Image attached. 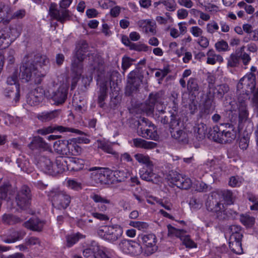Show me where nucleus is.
Segmentation results:
<instances>
[{"mask_svg": "<svg viewBox=\"0 0 258 258\" xmlns=\"http://www.w3.org/2000/svg\"><path fill=\"white\" fill-rule=\"evenodd\" d=\"M49 60L45 55L30 53L26 55L20 68V79L39 84L49 69Z\"/></svg>", "mask_w": 258, "mask_h": 258, "instance_id": "f257e3e1", "label": "nucleus"}, {"mask_svg": "<svg viewBox=\"0 0 258 258\" xmlns=\"http://www.w3.org/2000/svg\"><path fill=\"white\" fill-rule=\"evenodd\" d=\"M90 70L92 73H96L97 75L99 77L100 89L99 94L98 98V103L100 107L104 106V101L107 97V85L109 83L113 82L114 83L115 78H117L118 74L116 72H110L106 74V79L102 80L100 76L103 74L104 71V61L99 57H96L93 60V63L90 64Z\"/></svg>", "mask_w": 258, "mask_h": 258, "instance_id": "f03ea898", "label": "nucleus"}, {"mask_svg": "<svg viewBox=\"0 0 258 258\" xmlns=\"http://www.w3.org/2000/svg\"><path fill=\"white\" fill-rule=\"evenodd\" d=\"M206 206L208 211L215 212L217 214V217L220 220L226 218L225 215H227L228 218L235 219L238 215L236 212L229 210L227 211L224 210V206L221 203L220 194L218 192H213L208 198L206 203Z\"/></svg>", "mask_w": 258, "mask_h": 258, "instance_id": "7ed1b4c3", "label": "nucleus"}, {"mask_svg": "<svg viewBox=\"0 0 258 258\" xmlns=\"http://www.w3.org/2000/svg\"><path fill=\"white\" fill-rule=\"evenodd\" d=\"M237 87L238 89L245 88L247 95L253 93L252 104L258 113V88L255 90V75L252 73L246 74L240 80Z\"/></svg>", "mask_w": 258, "mask_h": 258, "instance_id": "20e7f679", "label": "nucleus"}, {"mask_svg": "<svg viewBox=\"0 0 258 258\" xmlns=\"http://www.w3.org/2000/svg\"><path fill=\"white\" fill-rule=\"evenodd\" d=\"M48 196L51 200L52 205L58 209H66L71 201L69 195L58 188H53L48 191Z\"/></svg>", "mask_w": 258, "mask_h": 258, "instance_id": "39448f33", "label": "nucleus"}, {"mask_svg": "<svg viewBox=\"0 0 258 258\" xmlns=\"http://www.w3.org/2000/svg\"><path fill=\"white\" fill-rule=\"evenodd\" d=\"M156 106L158 114H165V106L163 102L162 93L157 92L150 94L146 103L145 109L147 113H152Z\"/></svg>", "mask_w": 258, "mask_h": 258, "instance_id": "423d86ee", "label": "nucleus"}, {"mask_svg": "<svg viewBox=\"0 0 258 258\" xmlns=\"http://www.w3.org/2000/svg\"><path fill=\"white\" fill-rule=\"evenodd\" d=\"M77 50L72 62V69L80 74L83 69V61L88 51V44L85 40H80L77 45Z\"/></svg>", "mask_w": 258, "mask_h": 258, "instance_id": "0eeeda50", "label": "nucleus"}, {"mask_svg": "<svg viewBox=\"0 0 258 258\" xmlns=\"http://www.w3.org/2000/svg\"><path fill=\"white\" fill-rule=\"evenodd\" d=\"M143 77L141 68H137L128 74L125 92L127 95H131L133 93L137 91L142 82Z\"/></svg>", "mask_w": 258, "mask_h": 258, "instance_id": "6e6552de", "label": "nucleus"}, {"mask_svg": "<svg viewBox=\"0 0 258 258\" xmlns=\"http://www.w3.org/2000/svg\"><path fill=\"white\" fill-rule=\"evenodd\" d=\"M32 199L31 191L29 186L23 185L17 192L15 200L18 207L21 209L26 210L30 206Z\"/></svg>", "mask_w": 258, "mask_h": 258, "instance_id": "1a4fd4ad", "label": "nucleus"}, {"mask_svg": "<svg viewBox=\"0 0 258 258\" xmlns=\"http://www.w3.org/2000/svg\"><path fill=\"white\" fill-rule=\"evenodd\" d=\"M138 241L142 242L145 246V253L147 255H150L155 252L158 249L156 245L157 239L154 234L140 235Z\"/></svg>", "mask_w": 258, "mask_h": 258, "instance_id": "9d476101", "label": "nucleus"}, {"mask_svg": "<svg viewBox=\"0 0 258 258\" xmlns=\"http://www.w3.org/2000/svg\"><path fill=\"white\" fill-rule=\"evenodd\" d=\"M69 10H59L55 3H51L49 6L48 14L51 18L56 20L61 23H64L69 19Z\"/></svg>", "mask_w": 258, "mask_h": 258, "instance_id": "9b49d317", "label": "nucleus"}, {"mask_svg": "<svg viewBox=\"0 0 258 258\" xmlns=\"http://www.w3.org/2000/svg\"><path fill=\"white\" fill-rule=\"evenodd\" d=\"M168 228L169 232L179 238L186 247L191 248L196 247V244L190 239L189 236L186 234L185 231L177 229L170 225L168 226Z\"/></svg>", "mask_w": 258, "mask_h": 258, "instance_id": "f8f14e48", "label": "nucleus"}, {"mask_svg": "<svg viewBox=\"0 0 258 258\" xmlns=\"http://www.w3.org/2000/svg\"><path fill=\"white\" fill-rule=\"evenodd\" d=\"M68 88L64 85L60 86L57 89L53 90L49 94V97L56 105L63 104L67 98Z\"/></svg>", "mask_w": 258, "mask_h": 258, "instance_id": "ddd939ff", "label": "nucleus"}, {"mask_svg": "<svg viewBox=\"0 0 258 258\" xmlns=\"http://www.w3.org/2000/svg\"><path fill=\"white\" fill-rule=\"evenodd\" d=\"M71 160V158L68 157H57L55 160V165H54V176L61 173L66 170H69V166H73L74 164Z\"/></svg>", "mask_w": 258, "mask_h": 258, "instance_id": "4468645a", "label": "nucleus"}, {"mask_svg": "<svg viewBox=\"0 0 258 258\" xmlns=\"http://www.w3.org/2000/svg\"><path fill=\"white\" fill-rule=\"evenodd\" d=\"M54 131H58L60 133L63 132H71L76 133L78 135L82 134V131L69 127H65L61 125H57L55 126H49L46 127H43L41 129L38 130L37 132L38 134L42 135H45L51 133H53Z\"/></svg>", "mask_w": 258, "mask_h": 258, "instance_id": "2eb2a0df", "label": "nucleus"}, {"mask_svg": "<svg viewBox=\"0 0 258 258\" xmlns=\"http://www.w3.org/2000/svg\"><path fill=\"white\" fill-rule=\"evenodd\" d=\"M73 147L68 140H59L53 145L54 149L58 154L66 156H70V151Z\"/></svg>", "mask_w": 258, "mask_h": 258, "instance_id": "dca6fc26", "label": "nucleus"}, {"mask_svg": "<svg viewBox=\"0 0 258 258\" xmlns=\"http://www.w3.org/2000/svg\"><path fill=\"white\" fill-rule=\"evenodd\" d=\"M172 182L177 187L187 189L191 185V180L188 178L183 177L181 174H176L171 178Z\"/></svg>", "mask_w": 258, "mask_h": 258, "instance_id": "f3484780", "label": "nucleus"}, {"mask_svg": "<svg viewBox=\"0 0 258 258\" xmlns=\"http://www.w3.org/2000/svg\"><path fill=\"white\" fill-rule=\"evenodd\" d=\"M40 167L44 172L54 176V165L51 159L46 156H42L38 162Z\"/></svg>", "mask_w": 258, "mask_h": 258, "instance_id": "a211bd4d", "label": "nucleus"}, {"mask_svg": "<svg viewBox=\"0 0 258 258\" xmlns=\"http://www.w3.org/2000/svg\"><path fill=\"white\" fill-rule=\"evenodd\" d=\"M90 178L96 183L104 184L105 178L103 176V168L93 167L89 168Z\"/></svg>", "mask_w": 258, "mask_h": 258, "instance_id": "6ab92c4d", "label": "nucleus"}, {"mask_svg": "<svg viewBox=\"0 0 258 258\" xmlns=\"http://www.w3.org/2000/svg\"><path fill=\"white\" fill-rule=\"evenodd\" d=\"M44 222L37 218H32L24 223L23 225L27 229L33 231H40L43 229Z\"/></svg>", "mask_w": 258, "mask_h": 258, "instance_id": "aec40b11", "label": "nucleus"}, {"mask_svg": "<svg viewBox=\"0 0 258 258\" xmlns=\"http://www.w3.org/2000/svg\"><path fill=\"white\" fill-rule=\"evenodd\" d=\"M138 25L143 29V31L146 34L151 33L154 35L156 33L155 23L150 20H141L138 22Z\"/></svg>", "mask_w": 258, "mask_h": 258, "instance_id": "412c9836", "label": "nucleus"}, {"mask_svg": "<svg viewBox=\"0 0 258 258\" xmlns=\"http://www.w3.org/2000/svg\"><path fill=\"white\" fill-rule=\"evenodd\" d=\"M133 146L136 148L145 149H152L157 146V144L151 141H147L141 138L133 139Z\"/></svg>", "mask_w": 258, "mask_h": 258, "instance_id": "4be33fe9", "label": "nucleus"}, {"mask_svg": "<svg viewBox=\"0 0 258 258\" xmlns=\"http://www.w3.org/2000/svg\"><path fill=\"white\" fill-rule=\"evenodd\" d=\"M29 147L32 150L37 149L47 150L49 148L48 144L40 137H35L29 145Z\"/></svg>", "mask_w": 258, "mask_h": 258, "instance_id": "5701e85b", "label": "nucleus"}, {"mask_svg": "<svg viewBox=\"0 0 258 258\" xmlns=\"http://www.w3.org/2000/svg\"><path fill=\"white\" fill-rule=\"evenodd\" d=\"M123 233L122 228L117 225H112L109 234L108 241L111 243H114L118 240L122 236Z\"/></svg>", "mask_w": 258, "mask_h": 258, "instance_id": "b1692460", "label": "nucleus"}, {"mask_svg": "<svg viewBox=\"0 0 258 258\" xmlns=\"http://www.w3.org/2000/svg\"><path fill=\"white\" fill-rule=\"evenodd\" d=\"M234 125H229V129L225 130L223 138H222V144L230 143L236 138V131L234 130Z\"/></svg>", "mask_w": 258, "mask_h": 258, "instance_id": "393cba45", "label": "nucleus"}, {"mask_svg": "<svg viewBox=\"0 0 258 258\" xmlns=\"http://www.w3.org/2000/svg\"><path fill=\"white\" fill-rule=\"evenodd\" d=\"M239 109V122H242L246 120L248 117V111L246 108V104L244 100L238 98Z\"/></svg>", "mask_w": 258, "mask_h": 258, "instance_id": "a878e982", "label": "nucleus"}, {"mask_svg": "<svg viewBox=\"0 0 258 258\" xmlns=\"http://www.w3.org/2000/svg\"><path fill=\"white\" fill-rule=\"evenodd\" d=\"M170 133L172 137L178 140L179 142L183 143H187L188 142L187 134L183 130L178 128L176 130H171Z\"/></svg>", "mask_w": 258, "mask_h": 258, "instance_id": "bb28decb", "label": "nucleus"}, {"mask_svg": "<svg viewBox=\"0 0 258 258\" xmlns=\"http://www.w3.org/2000/svg\"><path fill=\"white\" fill-rule=\"evenodd\" d=\"M4 94L7 98L12 99L17 103L19 101L20 98L19 85H16L15 90H13L10 88L6 89Z\"/></svg>", "mask_w": 258, "mask_h": 258, "instance_id": "cd10ccee", "label": "nucleus"}, {"mask_svg": "<svg viewBox=\"0 0 258 258\" xmlns=\"http://www.w3.org/2000/svg\"><path fill=\"white\" fill-rule=\"evenodd\" d=\"M207 129V125L204 123H198L194 126V134L198 140H202L205 137Z\"/></svg>", "mask_w": 258, "mask_h": 258, "instance_id": "c85d7f7f", "label": "nucleus"}, {"mask_svg": "<svg viewBox=\"0 0 258 258\" xmlns=\"http://www.w3.org/2000/svg\"><path fill=\"white\" fill-rule=\"evenodd\" d=\"M59 111L57 110L50 112H44L38 115V118L42 121L46 122L57 117Z\"/></svg>", "mask_w": 258, "mask_h": 258, "instance_id": "c756f323", "label": "nucleus"}, {"mask_svg": "<svg viewBox=\"0 0 258 258\" xmlns=\"http://www.w3.org/2000/svg\"><path fill=\"white\" fill-rule=\"evenodd\" d=\"M215 108V105L213 103V99L209 96L206 98L203 103V111L205 114H209L212 113Z\"/></svg>", "mask_w": 258, "mask_h": 258, "instance_id": "7c9ffc66", "label": "nucleus"}, {"mask_svg": "<svg viewBox=\"0 0 258 258\" xmlns=\"http://www.w3.org/2000/svg\"><path fill=\"white\" fill-rule=\"evenodd\" d=\"M207 63L210 64H215L217 62L223 61V57L219 54H216L213 49L209 50L207 53Z\"/></svg>", "mask_w": 258, "mask_h": 258, "instance_id": "2f4dec72", "label": "nucleus"}, {"mask_svg": "<svg viewBox=\"0 0 258 258\" xmlns=\"http://www.w3.org/2000/svg\"><path fill=\"white\" fill-rule=\"evenodd\" d=\"M135 158L140 163L145 164L149 169L153 168V163L148 155L138 153L135 155Z\"/></svg>", "mask_w": 258, "mask_h": 258, "instance_id": "473e14b6", "label": "nucleus"}, {"mask_svg": "<svg viewBox=\"0 0 258 258\" xmlns=\"http://www.w3.org/2000/svg\"><path fill=\"white\" fill-rule=\"evenodd\" d=\"M225 130H220L218 126H214L210 133V137L215 142L222 144V138Z\"/></svg>", "mask_w": 258, "mask_h": 258, "instance_id": "72a5a7b5", "label": "nucleus"}, {"mask_svg": "<svg viewBox=\"0 0 258 258\" xmlns=\"http://www.w3.org/2000/svg\"><path fill=\"white\" fill-rule=\"evenodd\" d=\"M229 244L230 249L233 252L238 254L242 253L241 239L232 240L230 238Z\"/></svg>", "mask_w": 258, "mask_h": 258, "instance_id": "f704fd0d", "label": "nucleus"}, {"mask_svg": "<svg viewBox=\"0 0 258 258\" xmlns=\"http://www.w3.org/2000/svg\"><path fill=\"white\" fill-rule=\"evenodd\" d=\"M231 235L230 238L232 240L242 239L243 237L241 232V227L236 225H233L229 227V228Z\"/></svg>", "mask_w": 258, "mask_h": 258, "instance_id": "c9c22d12", "label": "nucleus"}, {"mask_svg": "<svg viewBox=\"0 0 258 258\" xmlns=\"http://www.w3.org/2000/svg\"><path fill=\"white\" fill-rule=\"evenodd\" d=\"M98 147L104 152L113 155H117V152L113 150L112 145L114 143H109L104 141H98Z\"/></svg>", "mask_w": 258, "mask_h": 258, "instance_id": "e433bc0d", "label": "nucleus"}, {"mask_svg": "<svg viewBox=\"0 0 258 258\" xmlns=\"http://www.w3.org/2000/svg\"><path fill=\"white\" fill-rule=\"evenodd\" d=\"M151 126H153V125L152 124L151 122L148 119L144 117H140L138 121L137 132L138 135L140 136V134L144 132L146 128Z\"/></svg>", "mask_w": 258, "mask_h": 258, "instance_id": "4c0bfd02", "label": "nucleus"}, {"mask_svg": "<svg viewBox=\"0 0 258 258\" xmlns=\"http://www.w3.org/2000/svg\"><path fill=\"white\" fill-rule=\"evenodd\" d=\"M3 222L6 224H14L22 222L24 219L11 214H4L3 216Z\"/></svg>", "mask_w": 258, "mask_h": 258, "instance_id": "58836bf2", "label": "nucleus"}, {"mask_svg": "<svg viewBox=\"0 0 258 258\" xmlns=\"http://www.w3.org/2000/svg\"><path fill=\"white\" fill-rule=\"evenodd\" d=\"M112 226L103 225L98 228L97 234L101 238L104 240L108 241L109 234Z\"/></svg>", "mask_w": 258, "mask_h": 258, "instance_id": "ea45409f", "label": "nucleus"}, {"mask_svg": "<svg viewBox=\"0 0 258 258\" xmlns=\"http://www.w3.org/2000/svg\"><path fill=\"white\" fill-rule=\"evenodd\" d=\"M149 170L145 171H143V173L141 172L140 177L143 180L155 183L156 175L153 172V168Z\"/></svg>", "mask_w": 258, "mask_h": 258, "instance_id": "a19ab883", "label": "nucleus"}, {"mask_svg": "<svg viewBox=\"0 0 258 258\" xmlns=\"http://www.w3.org/2000/svg\"><path fill=\"white\" fill-rule=\"evenodd\" d=\"M170 120L169 123L170 132L171 130H176L180 128V121L178 115H175V113L170 115Z\"/></svg>", "mask_w": 258, "mask_h": 258, "instance_id": "79ce46f5", "label": "nucleus"}, {"mask_svg": "<svg viewBox=\"0 0 258 258\" xmlns=\"http://www.w3.org/2000/svg\"><path fill=\"white\" fill-rule=\"evenodd\" d=\"M25 233L19 231H14L10 235L11 237L7 238H4L3 240L6 243H13L20 239L23 238Z\"/></svg>", "mask_w": 258, "mask_h": 258, "instance_id": "37998d69", "label": "nucleus"}, {"mask_svg": "<svg viewBox=\"0 0 258 258\" xmlns=\"http://www.w3.org/2000/svg\"><path fill=\"white\" fill-rule=\"evenodd\" d=\"M113 177L118 182H122L130 176V174L125 170H118L113 171Z\"/></svg>", "mask_w": 258, "mask_h": 258, "instance_id": "c03bdc74", "label": "nucleus"}, {"mask_svg": "<svg viewBox=\"0 0 258 258\" xmlns=\"http://www.w3.org/2000/svg\"><path fill=\"white\" fill-rule=\"evenodd\" d=\"M142 250V247L139 243L131 241L128 253L134 255H138L141 253Z\"/></svg>", "mask_w": 258, "mask_h": 258, "instance_id": "a18cd8bd", "label": "nucleus"}, {"mask_svg": "<svg viewBox=\"0 0 258 258\" xmlns=\"http://www.w3.org/2000/svg\"><path fill=\"white\" fill-rule=\"evenodd\" d=\"M220 197L222 196L227 205L232 204L234 202V198L232 192L229 190H221L218 192Z\"/></svg>", "mask_w": 258, "mask_h": 258, "instance_id": "49530a36", "label": "nucleus"}, {"mask_svg": "<svg viewBox=\"0 0 258 258\" xmlns=\"http://www.w3.org/2000/svg\"><path fill=\"white\" fill-rule=\"evenodd\" d=\"M215 90L217 91L216 93L217 97L220 99H222L224 94L227 93L229 90V88L228 85L226 84H223L217 86L215 87Z\"/></svg>", "mask_w": 258, "mask_h": 258, "instance_id": "de8ad7c7", "label": "nucleus"}, {"mask_svg": "<svg viewBox=\"0 0 258 258\" xmlns=\"http://www.w3.org/2000/svg\"><path fill=\"white\" fill-rule=\"evenodd\" d=\"M71 160L73 164V166H69V170H73V171H78L80 169H82L84 168V161L83 160L79 159V158H71Z\"/></svg>", "mask_w": 258, "mask_h": 258, "instance_id": "09e8293b", "label": "nucleus"}, {"mask_svg": "<svg viewBox=\"0 0 258 258\" xmlns=\"http://www.w3.org/2000/svg\"><path fill=\"white\" fill-rule=\"evenodd\" d=\"M187 88L190 93L198 92L199 90V87L197 80L195 78H190L187 82Z\"/></svg>", "mask_w": 258, "mask_h": 258, "instance_id": "8fccbe9b", "label": "nucleus"}, {"mask_svg": "<svg viewBox=\"0 0 258 258\" xmlns=\"http://www.w3.org/2000/svg\"><path fill=\"white\" fill-rule=\"evenodd\" d=\"M9 34L4 31H0V49L7 47L10 45Z\"/></svg>", "mask_w": 258, "mask_h": 258, "instance_id": "3c124183", "label": "nucleus"}, {"mask_svg": "<svg viewBox=\"0 0 258 258\" xmlns=\"http://www.w3.org/2000/svg\"><path fill=\"white\" fill-rule=\"evenodd\" d=\"M239 56L236 51L235 53L231 54L228 59L227 65L230 67H236L239 64Z\"/></svg>", "mask_w": 258, "mask_h": 258, "instance_id": "603ef678", "label": "nucleus"}, {"mask_svg": "<svg viewBox=\"0 0 258 258\" xmlns=\"http://www.w3.org/2000/svg\"><path fill=\"white\" fill-rule=\"evenodd\" d=\"M240 220L243 225L248 227H251L254 223V218L247 215H241Z\"/></svg>", "mask_w": 258, "mask_h": 258, "instance_id": "864d4df0", "label": "nucleus"}, {"mask_svg": "<svg viewBox=\"0 0 258 258\" xmlns=\"http://www.w3.org/2000/svg\"><path fill=\"white\" fill-rule=\"evenodd\" d=\"M17 164L18 166L20 168V169L25 172H28V167L29 165V162L25 160L24 158H18L17 160Z\"/></svg>", "mask_w": 258, "mask_h": 258, "instance_id": "5fc2aeb1", "label": "nucleus"}, {"mask_svg": "<svg viewBox=\"0 0 258 258\" xmlns=\"http://www.w3.org/2000/svg\"><path fill=\"white\" fill-rule=\"evenodd\" d=\"M103 176L105 178L104 184H109L113 176V170L103 168Z\"/></svg>", "mask_w": 258, "mask_h": 258, "instance_id": "6e6d98bb", "label": "nucleus"}, {"mask_svg": "<svg viewBox=\"0 0 258 258\" xmlns=\"http://www.w3.org/2000/svg\"><path fill=\"white\" fill-rule=\"evenodd\" d=\"M90 198L95 203H101L105 204H110V201L105 198L101 197L100 195L93 193L90 195Z\"/></svg>", "mask_w": 258, "mask_h": 258, "instance_id": "4d7b16f0", "label": "nucleus"}, {"mask_svg": "<svg viewBox=\"0 0 258 258\" xmlns=\"http://www.w3.org/2000/svg\"><path fill=\"white\" fill-rule=\"evenodd\" d=\"M140 136L143 138L148 139L155 140L156 138V134L155 133V132L153 131L151 129H149L148 127L146 128L145 131L140 134Z\"/></svg>", "mask_w": 258, "mask_h": 258, "instance_id": "13d9d810", "label": "nucleus"}, {"mask_svg": "<svg viewBox=\"0 0 258 258\" xmlns=\"http://www.w3.org/2000/svg\"><path fill=\"white\" fill-rule=\"evenodd\" d=\"M243 179L239 176H232L230 178L229 185L232 187L239 186L242 183Z\"/></svg>", "mask_w": 258, "mask_h": 258, "instance_id": "bf43d9fd", "label": "nucleus"}, {"mask_svg": "<svg viewBox=\"0 0 258 258\" xmlns=\"http://www.w3.org/2000/svg\"><path fill=\"white\" fill-rule=\"evenodd\" d=\"M194 187L199 192H206L209 188L208 185L203 181H197L194 184Z\"/></svg>", "mask_w": 258, "mask_h": 258, "instance_id": "052dcab7", "label": "nucleus"}, {"mask_svg": "<svg viewBox=\"0 0 258 258\" xmlns=\"http://www.w3.org/2000/svg\"><path fill=\"white\" fill-rule=\"evenodd\" d=\"M163 4L167 11H174L176 7V4L174 0H162Z\"/></svg>", "mask_w": 258, "mask_h": 258, "instance_id": "680f3d73", "label": "nucleus"}, {"mask_svg": "<svg viewBox=\"0 0 258 258\" xmlns=\"http://www.w3.org/2000/svg\"><path fill=\"white\" fill-rule=\"evenodd\" d=\"M131 241L124 239L120 242L119 247L123 252L128 253Z\"/></svg>", "mask_w": 258, "mask_h": 258, "instance_id": "e2e57ef3", "label": "nucleus"}, {"mask_svg": "<svg viewBox=\"0 0 258 258\" xmlns=\"http://www.w3.org/2000/svg\"><path fill=\"white\" fill-rule=\"evenodd\" d=\"M80 236L78 234L68 235L67 237V245L69 247L72 246L79 240Z\"/></svg>", "mask_w": 258, "mask_h": 258, "instance_id": "0e129e2a", "label": "nucleus"}, {"mask_svg": "<svg viewBox=\"0 0 258 258\" xmlns=\"http://www.w3.org/2000/svg\"><path fill=\"white\" fill-rule=\"evenodd\" d=\"M215 47L219 51H225L228 50V45L226 41L221 40L216 43Z\"/></svg>", "mask_w": 258, "mask_h": 258, "instance_id": "69168bd1", "label": "nucleus"}, {"mask_svg": "<svg viewBox=\"0 0 258 258\" xmlns=\"http://www.w3.org/2000/svg\"><path fill=\"white\" fill-rule=\"evenodd\" d=\"M25 243L29 246L40 245L41 241L39 238L35 237H27L25 239Z\"/></svg>", "mask_w": 258, "mask_h": 258, "instance_id": "338daca9", "label": "nucleus"}, {"mask_svg": "<svg viewBox=\"0 0 258 258\" xmlns=\"http://www.w3.org/2000/svg\"><path fill=\"white\" fill-rule=\"evenodd\" d=\"M248 199L253 203V205L250 206V209L251 210H258V197L249 194L248 196Z\"/></svg>", "mask_w": 258, "mask_h": 258, "instance_id": "774afa93", "label": "nucleus"}]
</instances>
